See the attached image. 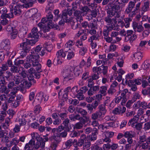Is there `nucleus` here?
<instances>
[{
	"label": "nucleus",
	"instance_id": "1",
	"mask_svg": "<svg viewBox=\"0 0 150 150\" xmlns=\"http://www.w3.org/2000/svg\"><path fill=\"white\" fill-rule=\"evenodd\" d=\"M21 6L17 2L13 0L11 4L9 6L11 13L8 14L6 13L7 12V8L6 7H1L0 8L1 15L4 16H7L10 17H13V13L15 15L19 16L21 13L20 8Z\"/></svg>",
	"mask_w": 150,
	"mask_h": 150
},
{
	"label": "nucleus",
	"instance_id": "2",
	"mask_svg": "<svg viewBox=\"0 0 150 150\" xmlns=\"http://www.w3.org/2000/svg\"><path fill=\"white\" fill-rule=\"evenodd\" d=\"M40 58L39 55H35V54H30L28 56L26 57V61L31 63L32 66L36 67V69L38 72H41V65L38 62Z\"/></svg>",
	"mask_w": 150,
	"mask_h": 150
},
{
	"label": "nucleus",
	"instance_id": "3",
	"mask_svg": "<svg viewBox=\"0 0 150 150\" xmlns=\"http://www.w3.org/2000/svg\"><path fill=\"white\" fill-rule=\"evenodd\" d=\"M107 13L110 15L114 16L117 18L120 17L121 12L120 4L118 0H117L115 1V4L112 6L111 10L108 11Z\"/></svg>",
	"mask_w": 150,
	"mask_h": 150
},
{
	"label": "nucleus",
	"instance_id": "4",
	"mask_svg": "<svg viewBox=\"0 0 150 150\" xmlns=\"http://www.w3.org/2000/svg\"><path fill=\"white\" fill-rule=\"evenodd\" d=\"M10 44L9 40L8 39H6L2 41L1 47L4 53H3L2 51L0 50V57L2 55H4L5 54L7 55H10L11 52V51L10 50Z\"/></svg>",
	"mask_w": 150,
	"mask_h": 150
},
{
	"label": "nucleus",
	"instance_id": "5",
	"mask_svg": "<svg viewBox=\"0 0 150 150\" xmlns=\"http://www.w3.org/2000/svg\"><path fill=\"white\" fill-rule=\"evenodd\" d=\"M31 40H28L25 38L23 41V42L20 44V47L23 50L21 53V55L22 57L25 56L26 53L30 51V45L31 43Z\"/></svg>",
	"mask_w": 150,
	"mask_h": 150
},
{
	"label": "nucleus",
	"instance_id": "6",
	"mask_svg": "<svg viewBox=\"0 0 150 150\" xmlns=\"http://www.w3.org/2000/svg\"><path fill=\"white\" fill-rule=\"evenodd\" d=\"M49 97L48 95L44 94L42 93H38L36 96L33 103V105L39 104L42 102L47 101L49 99Z\"/></svg>",
	"mask_w": 150,
	"mask_h": 150
},
{
	"label": "nucleus",
	"instance_id": "7",
	"mask_svg": "<svg viewBox=\"0 0 150 150\" xmlns=\"http://www.w3.org/2000/svg\"><path fill=\"white\" fill-rule=\"evenodd\" d=\"M108 14V15L105 17L104 19L106 24L108 25H109L108 26L113 28H117L116 27L117 25V18L114 17L111 18L113 16H112V15H110L109 14Z\"/></svg>",
	"mask_w": 150,
	"mask_h": 150
},
{
	"label": "nucleus",
	"instance_id": "8",
	"mask_svg": "<svg viewBox=\"0 0 150 150\" xmlns=\"http://www.w3.org/2000/svg\"><path fill=\"white\" fill-rule=\"evenodd\" d=\"M38 143H35V141L32 139L30 140L28 143H26L24 148V150H33L35 148L36 149L39 148Z\"/></svg>",
	"mask_w": 150,
	"mask_h": 150
},
{
	"label": "nucleus",
	"instance_id": "9",
	"mask_svg": "<svg viewBox=\"0 0 150 150\" xmlns=\"http://www.w3.org/2000/svg\"><path fill=\"white\" fill-rule=\"evenodd\" d=\"M73 69L71 67H69L67 69H66L64 71L63 75L64 79L67 81L71 80L74 81L72 70Z\"/></svg>",
	"mask_w": 150,
	"mask_h": 150
},
{
	"label": "nucleus",
	"instance_id": "10",
	"mask_svg": "<svg viewBox=\"0 0 150 150\" xmlns=\"http://www.w3.org/2000/svg\"><path fill=\"white\" fill-rule=\"evenodd\" d=\"M127 34L125 38V40L126 41H129L130 42H132L137 38V35L132 30H127Z\"/></svg>",
	"mask_w": 150,
	"mask_h": 150
},
{
	"label": "nucleus",
	"instance_id": "11",
	"mask_svg": "<svg viewBox=\"0 0 150 150\" xmlns=\"http://www.w3.org/2000/svg\"><path fill=\"white\" fill-rule=\"evenodd\" d=\"M132 27L135 31L138 32H141L144 30L142 21L139 22L138 23L135 21L133 22L132 23Z\"/></svg>",
	"mask_w": 150,
	"mask_h": 150
},
{
	"label": "nucleus",
	"instance_id": "12",
	"mask_svg": "<svg viewBox=\"0 0 150 150\" xmlns=\"http://www.w3.org/2000/svg\"><path fill=\"white\" fill-rule=\"evenodd\" d=\"M35 51L37 55L43 56L46 53V49L44 47H42L40 45H38L36 47Z\"/></svg>",
	"mask_w": 150,
	"mask_h": 150
},
{
	"label": "nucleus",
	"instance_id": "13",
	"mask_svg": "<svg viewBox=\"0 0 150 150\" xmlns=\"http://www.w3.org/2000/svg\"><path fill=\"white\" fill-rule=\"evenodd\" d=\"M38 29L37 28L34 27L32 29L31 32L28 35V37L34 38V40L35 42L37 41V40L39 37V35L38 33Z\"/></svg>",
	"mask_w": 150,
	"mask_h": 150
},
{
	"label": "nucleus",
	"instance_id": "14",
	"mask_svg": "<svg viewBox=\"0 0 150 150\" xmlns=\"http://www.w3.org/2000/svg\"><path fill=\"white\" fill-rule=\"evenodd\" d=\"M3 78L4 80L11 81L13 79L14 75L10 71H7L4 73L3 75Z\"/></svg>",
	"mask_w": 150,
	"mask_h": 150
},
{
	"label": "nucleus",
	"instance_id": "15",
	"mask_svg": "<svg viewBox=\"0 0 150 150\" xmlns=\"http://www.w3.org/2000/svg\"><path fill=\"white\" fill-rule=\"evenodd\" d=\"M98 132L96 129L93 131L92 132V134L88 135L86 137L87 141H93L96 140L97 138V135Z\"/></svg>",
	"mask_w": 150,
	"mask_h": 150
},
{
	"label": "nucleus",
	"instance_id": "16",
	"mask_svg": "<svg viewBox=\"0 0 150 150\" xmlns=\"http://www.w3.org/2000/svg\"><path fill=\"white\" fill-rule=\"evenodd\" d=\"M118 28H112L108 26H105L103 31V35L105 37H107L108 35L109 32L111 31L112 30H117Z\"/></svg>",
	"mask_w": 150,
	"mask_h": 150
},
{
	"label": "nucleus",
	"instance_id": "17",
	"mask_svg": "<svg viewBox=\"0 0 150 150\" xmlns=\"http://www.w3.org/2000/svg\"><path fill=\"white\" fill-rule=\"evenodd\" d=\"M13 17H10L7 16H4V15L1 16V19L0 21L1 24L3 25H5L10 23V19Z\"/></svg>",
	"mask_w": 150,
	"mask_h": 150
},
{
	"label": "nucleus",
	"instance_id": "18",
	"mask_svg": "<svg viewBox=\"0 0 150 150\" xmlns=\"http://www.w3.org/2000/svg\"><path fill=\"white\" fill-rule=\"evenodd\" d=\"M23 115L26 120H29L30 122L31 120L33 121L35 120L33 113L31 112H27Z\"/></svg>",
	"mask_w": 150,
	"mask_h": 150
},
{
	"label": "nucleus",
	"instance_id": "19",
	"mask_svg": "<svg viewBox=\"0 0 150 150\" xmlns=\"http://www.w3.org/2000/svg\"><path fill=\"white\" fill-rule=\"evenodd\" d=\"M90 87L91 88L88 92V94L89 96L93 95L99 90V87L98 86H95Z\"/></svg>",
	"mask_w": 150,
	"mask_h": 150
},
{
	"label": "nucleus",
	"instance_id": "20",
	"mask_svg": "<svg viewBox=\"0 0 150 150\" xmlns=\"http://www.w3.org/2000/svg\"><path fill=\"white\" fill-rule=\"evenodd\" d=\"M124 99L123 97H122L120 95V96L115 97L114 98L113 100L117 104L119 103L120 102L121 105H124L125 104L127 100H125V99Z\"/></svg>",
	"mask_w": 150,
	"mask_h": 150
},
{
	"label": "nucleus",
	"instance_id": "21",
	"mask_svg": "<svg viewBox=\"0 0 150 150\" xmlns=\"http://www.w3.org/2000/svg\"><path fill=\"white\" fill-rule=\"evenodd\" d=\"M23 69V68L22 67L18 66V67L15 66H13L11 67L10 70L12 73H20Z\"/></svg>",
	"mask_w": 150,
	"mask_h": 150
},
{
	"label": "nucleus",
	"instance_id": "22",
	"mask_svg": "<svg viewBox=\"0 0 150 150\" xmlns=\"http://www.w3.org/2000/svg\"><path fill=\"white\" fill-rule=\"evenodd\" d=\"M17 89L16 87L13 88V90L11 91L9 95V99L8 102L10 103L11 100H12V99H13L16 96V93L17 92Z\"/></svg>",
	"mask_w": 150,
	"mask_h": 150
},
{
	"label": "nucleus",
	"instance_id": "23",
	"mask_svg": "<svg viewBox=\"0 0 150 150\" xmlns=\"http://www.w3.org/2000/svg\"><path fill=\"white\" fill-rule=\"evenodd\" d=\"M45 137L44 138H42V139L39 142H37V143H38L39 146V147L44 148L45 145V142L48 141L49 139L48 137L46 136H44Z\"/></svg>",
	"mask_w": 150,
	"mask_h": 150
},
{
	"label": "nucleus",
	"instance_id": "24",
	"mask_svg": "<svg viewBox=\"0 0 150 150\" xmlns=\"http://www.w3.org/2000/svg\"><path fill=\"white\" fill-rule=\"evenodd\" d=\"M81 13L79 11L76 10L74 13V15L76 18L77 21L81 22L83 20V18L81 15Z\"/></svg>",
	"mask_w": 150,
	"mask_h": 150
},
{
	"label": "nucleus",
	"instance_id": "25",
	"mask_svg": "<svg viewBox=\"0 0 150 150\" xmlns=\"http://www.w3.org/2000/svg\"><path fill=\"white\" fill-rule=\"evenodd\" d=\"M19 142V140L17 138L15 137L12 139L11 140L9 141V144H7V146L8 147H10L13 145L15 146V145H17Z\"/></svg>",
	"mask_w": 150,
	"mask_h": 150
},
{
	"label": "nucleus",
	"instance_id": "26",
	"mask_svg": "<svg viewBox=\"0 0 150 150\" xmlns=\"http://www.w3.org/2000/svg\"><path fill=\"white\" fill-rule=\"evenodd\" d=\"M128 83H127L128 86L130 87V90L133 91H136L137 89V86L134 84L133 81L132 80H129Z\"/></svg>",
	"mask_w": 150,
	"mask_h": 150
},
{
	"label": "nucleus",
	"instance_id": "27",
	"mask_svg": "<svg viewBox=\"0 0 150 150\" xmlns=\"http://www.w3.org/2000/svg\"><path fill=\"white\" fill-rule=\"evenodd\" d=\"M50 140L54 139V142H55L58 143H59L61 141V138L58 133H56L54 134V135L51 136L50 138Z\"/></svg>",
	"mask_w": 150,
	"mask_h": 150
},
{
	"label": "nucleus",
	"instance_id": "28",
	"mask_svg": "<svg viewBox=\"0 0 150 150\" xmlns=\"http://www.w3.org/2000/svg\"><path fill=\"white\" fill-rule=\"evenodd\" d=\"M135 135V132L132 131H126L124 134V136L125 138L134 137Z\"/></svg>",
	"mask_w": 150,
	"mask_h": 150
},
{
	"label": "nucleus",
	"instance_id": "29",
	"mask_svg": "<svg viewBox=\"0 0 150 150\" xmlns=\"http://www.w3.org/2000/svg\"><path fill=\"white\" fill-rule=\"evenodd\" d=\"M10 120L9 119H6L5 120V122L2 124L3 128L5 129V131H6V132H7L8 130H10L9 127L10 125Z\"/></svg>",
	"mask_w": 150,
	"mask_h": 150
},
{
	"label": "nucleus",
	"instance_id": "30",
	"mask_svg": "<svg viewBox=\"0 0 150 150\" xmlns=\"http://www.w3.org/2000/svg\"><path fill=\"white\" fill-rule=\"evenodd\" d=\"M142 67L144 70H147L150 69V60H145L142 64Z\"/></svg>",
	"mask_w": 150,
	"mask_h": 150
},
{
	"label": "nucleus",
	"instance_id": "31",
	"mask_svg": "<svg viewBox=\"0 0 150 150\" xmlns=\"http://www.w3.org/2000/svg\"><path fill=\"white\" fill-rule=\"evenodd\" d=\"M135 5V3L132 1H130L128 4V7L125 10V12L127 13H130L134 8Z\"/></svg>",
	"mask_w": 150,
	"mask_h": 150
},
{
	"label": "nucleus",
	"instance_id": "32",
	"mask_svg": "<svg viewBox=\"0 0 150 150\" xmlns=\"http://www.w3.org/2000/svg\"><path fill=\"white\" fill-rule=\"evenodd\" d=\"M66 54L62 50H60L57 52L56 56L57 59V61L59 62L61 58H64L66 56Z\"/></svg>",
	"mask_w": 150,
	"mask_h": 150
},
{
	"label": "nucleus",
	"instance_id": "33",
	"mask_svg": "<svg viewBox=\"0 0 150 150\" xmlns=\"http://www.w3.org/2000/svg\"><path fill=\"white\" fill-rule=\"evenodd\" d=\"M102 116V115L100 113L97 111L92 114L91 117L92 120H97L98 118H101Z\"/></svg>",
	"mask_w": 150,
	"mask_h": 150
},
{
	"label": "nucleus",
	"instance_id": "34",
	"mask_svg": "<svg viewBox=\"0 0 150 150\" xmlns=\"http://www.w3.org/2000/svg\"><path fill=\"white\" fill-rule=\"evenodd\" d=\"M99 58L103 62V64H108V60L106 58V55L105 54L100 55Z\"/></svg>",
	"mask_w": 150,
	"mask_h": 150
},
{
	"label": "nucleus",
	"instance_id": "35",
	"mask_svg": "<svg viewBox=\"0 0 150 150\" xmlns=\"http://www.w3.org/2000/svg\"><path fill=\"white\" fill-rule=\"evenodd\" d=\"M139 119V117H138L137 116H134L133 118L129 120V122L128 123V125L129 126L131 125L132 126V125L133 124L134 125L137 123Z\"/></svg>",
	"mask_w": 150,
	"mask_h": 150
},
{
	"label": "nucleus",
	"instance_id": "36",
	"mask_svg": "<svg viewBox=\"0 0 150 150\" xmlns=\"http://www.w3.org/2000/svg\"><path fill=\"white\" fill-rule=\"evenodd\" d=\"M74 43L72 40H69L65 45V50L66 51L69 50H70L72 46L74 45Z\"/></svg>",
	"mask_w": 150,
	"mask_h": 150
},
{
	"label": "nucleus",
	"instance_id": "37",
	"mask_svg": "<svg viewBox=\"0 0 150 150\" xmlns=\"http://www.w3.org/2000/svg\"><path fill=\"white\" fill-rule=\"evenodd\" d=\"M32 139H35L37 140V142H39L42 139V137H40L39 134L36 132H33L31 134Z\"/></svg>",
	"mask_w": 150,
	"mask_h": 150
},
{
	"label": "nucleus",
	"instance_id": "38",
	"mask_svg": "<svg viewBox=\"0 0 150 150\" xmlns=\"http://www.w3.org/2000/svg\"><path fill=\"white\" fill-rule=\"evenodd\" d=\"M135 61L138 62L141 60L142 58V53L140 52L135 53L133 55Z\"/></svg>",
	"mask_w": 150,
	"mask_h": 150
},
{
	"label": "nucleus",
	"instance_id": "39",
	"mask_svg": "<svg viewBox=\"0 0 150 150\" xmlns=\"http://www.w3.org/2000/svg\"><path fill=\"white\" fill-rule=\"evenodd\" d=\"M99 110L97 111L102 115H104L106 112V110L105 106L103 105H100L98 107Z\"/></svg>",
	"mask_w": 150,
	"mask_h": 150
},
{
	"label": "nucleus",
	"instance_id": "40",
	"mask_svg": "<svg viewBox=\"0 0 150 150\" xmlns=\"http://www.w3.org/2000/svg\"><path fill=\"white\" fill-rule=\"evenodd\" d=\"M18 120L20 126H24L26 124V119H25L23 115H22L21 117L19 118L18 119Z\"/></svg>",
	"mask_w": 150,
	"mask_h": 150
},
{
	"label": "nucleus",
	"instance_id": "41",
	"mask_svg": "<svg viewBox=\"0 0 150 150\" xmlns=\"http://www.w3.org/2000/svg\"><path fill=\"white\" fill-rule=\"evenodd\" d=\"M132 18L131 17L127 18L124 19L125 28H127L129 27L130 22L132 21Z\"/></svg>",
	"mask_w": 150,
	"mask_h": 150
},
{
	"label": "nucleus",
	"instance_id": "42",
	"mask_svg": "<svg viewBox=\"0 0 150 150\" xmlns=\"http://www.w3.org/2000/svg\"><path fill=\"white\" fill-rule=\"evenodd\" d=\"M44 47L48 52H50L52 48V45L50 42H45L44 45Z\"/></svg>",
	"mask_w": 150,
	"mask_h": 150
},
{
	"label": "nucleus",
	"instance_id": "43",
	"mask_svg": "<svg viewBox=\"0 0 150 150\" xmlns=\"http://www.w3.org/2000/svg\"><path fill=\"white\" fill-rule=\"evenodd\" d=\"M16 2H17L18 3L20 4L19 3V2L21 1L23 3H24L26 5V7H31L32 6V4H33V3H32L31 2H30V3L29 2H28V0H20L19 1H16ZM20 5V4H19ZM20 5L21 6V7H20V8H21L22 7L21 5ZM20 10H21V9H20Z\"/></svg>",
	"mask_w": 150,
	"mask_h": 150
},
{
	"label": "nucleus",
	"instance_id": "44",
	"mask_svg": "<svg viewBox=\"0 0 150 150\" xmlns=\"http://www.w3.org/2000/svg\"><path fill=\"white\" fill-rule=\"evenodd\" d=\"M83 93L80 91L79 90L75 94V96L79 100H82L84 98V96Z\"/></svg>",
	"mask_w": 150,
	"mask_h": 150
},
{
	"label": "nucleus",
	"instance_id": "45",
	"mask_svg": "<svg viewBox=\"0 0 150 150\" xmlns=\"http://www.w3.org/2000/svg\"><path fill=\"white\" fill-rule=\"evenodd\" d=\"M78 112L79 113L81 114L83 117L86 119V120H89V117L86 116L87 114V112L86 110L83 109H81L79 110Z\"/></svg>",
	"mask_w": 150,
	"mask_h": 150
},
{
	"label": "nucleus",
	"instance_id": "46",
	"mask_svg": "<svg viewBox=\"0 0 150 150\" xmlns=\"http://www.w3.org/2000/svg\"><path fill=\"white\" fill-rule=\"evenodd\" d=\"M53 3L51 2L49 3L47 6L46 12L47 13H49V12H51L53 9Z\"/></svg>",
	"mask_w": 150,
	"mask_h": 150
},
{
	"label": "nucleus",
	"instance_id": "47",
	"mask_svg": "<svg viewBox=\"0 0 150 150\" xmlns=\"http://www.w3.org/2000/svg\"><path fill=\"white\" fill-rule=\"evenodd\" d=\"M117 47V46L114 44H112L110 45L109 47L106 49V51L108 52H114L115 51Z\"/></svg>",
	"mask_w": 150,
	"mask_h": 150
},
{
	"label": "nucleus",
	"instance_id": "48",
	"mask_svg": "<svg viewBox=\"0 0 150 150\" xmlns=\"http://www.w3.org/2000/svg\"><path fill=\"white\" fill-rule=\"evenodd\" d=\"M18 32L16 29H14V30L11 33V38L12 39H15L17 36Z\"/></svg>",
	"mask_w": 150,
	"mask_h": 150
},
{
	"label": "nucleus",
	"instance_id": "49",
	"mask_svg": "<svg viewBox=\"0 0 150 150\" xmlns=\"http://www.w3.org/2000/svg\"><path fill=\"white\" fill-rule=\"evenodd\" d=\"M149 4L148 1L144 2L142 8V11L144 12L148 11L149 8Z\"/></svg>",
	"mask_w": 150,
	"mask_h": 150
},
{
	"label": "nucleus",
	"instance_id": "50",
	"mask_svg": "<svg viewBox=\"0 0 150 150\" xmlns=\"http://www.w3.org/2000/svg\"><path fill=\"white\" fill-rule=\"evenodd\" d=\"M107 86H102L100 87L99 92L101 94L105 96L107 90Z\"/></svg>",
	"mask_w": 150,
	"mask_h": 150
},
{
	"label": "nucleus",
	"instance_id": "51",
	"mask_svg": "<svg viewBox=\"0 0 150 150\" xmlns=\"http://www.w3.org/2000/svg\"><path fill=\"white\" fill-rule=\"evenodd\" d=\"M90 10L87 6H84L81 8V14H83V16H86L88 13V12Z\"/></svg>",
	"mask_w": 150,
	"mask_h": 150
},
{
	"label": "nucleus",
	"instance_id": "52",
	"mask_svg": "<svg viewBox=\"0 0 150 150\" xmlns=\"http://www.w3.org/2000/svg\"><path fill=\"white\" fill-rule=\"evenodd\" d=\"M149 144H150V137H148L146 143H143L142 145V150H143V149H146L148 147Z\"/></svg>",
	"mask_w": 150,
	"mask_h": 150
},
{
	"label": "nucleus",
	"instance_id": "53",
	"mask_svg": "<svg viewBox=\"0 0 150 150\" xmlns=\"http://www.w3.org/2000/svg\"><path fill=\"white\" fill-rule=\"evenodd\" d=\"M47 20L46 18H43L41 20V22L39 23L38 25L40 29H42L43 27L44 26V23L47 22Z\"/></svg>",
	"mask_w": 150,
	"mask_h": 150
},
{
	"label": "nucleus",
	"instance_id": "54",
	"mask_svg": "<svg viewBox=\"0 0 150 150\" xmlns=\"http://www.w3.org/2000/svg\"><path fill=\"white\" fill-rule=\"evenodd\" d=\"M148 137L144 135L140 136L139 138V142L140 143L146 142Z\"/></svg>",
	"mask_w": 150,
	"mask_h": 150
},
{
	"label": "nucleus",
	"instance_id": "55",
	"mask_svg": "<svg viewBox=\"0 0 150 150\" xmlns=\"http://www.w3.org/2000/svg\"><path fill=\"white\" fill-rule=\"evenodd\" d=\"M134 74L133 73L128 74L126 76V80L125 82L126 83H128L129 80L132 79L134 76Z\"/></svg>",
	"mask_w": 150,
	"mask_h": 150
},
{
	"label": "nucleus",
	"instance_id": "56",
	"mask_svg": "<svg viewBox=\"0 0 150 150\" xmlns=\"http://www.w3.org/2000/svg\"><path fill=\"white\" fill-rule=\"evenodd\" d=\"M124 63V60L122 57H119L118 59V61L117 62V65L120 67L123 66Z\"/></svg>",
	"mask_w": 150,
	"mask_h": 150
},
{
	"label": "nucleus",
	"instance_id": "57",
	"mask_svg": "<svg viewBox=\"0 0 150 150\" xmlns=\"http://www.w3.org/2000/svg\"><path fill=\"white\" fill-rule=\"evenodd\" d=\"M9 137L7 136H3L1 138V141L4 143H5L6 146L7 144H9Z\"/></svg>",
	"mask_w": 150,
	"mask_h": 150
},
{
	"label": "nucleus",
	"instance_id": "58",
	"mask_svg": "<svg viewBox=\"0 0 150 150\" xmlns=\"http://www.w3.org/2000/svg\"><path fill=\"white\" fill-rule=\"evenodd\" d=\"M115 119V116L112 115H106L104 118V120L106 122L109 121H112Z\"/></svg>",
	"mask_w": 150,
	"mask_h": 150
},
{
	"label": "nucleus",
	"instance_id": "59",
	"mask_svg": "<svg viewBox=\"0 0 150 150\" xmlns=\"http://www.w3.org/2000/svg\"><path fill=\"white\" fill-rule=\"evenodd\" d=\"M90 145L91 143L89 142L84 143L83 147V150H88Z\"/></svg>",
	"mask_w": 150,
	"mask_h": 150
},
{
	"label": "nucleus",
	"instance_id": "60",
	"mask_svg": "<svg viewBox=\"0 0 150 150\" xmlns=\"http://www.w3.org/2000/svg\"><path fill=\"white\" fill-rule=\"evenodd\" d=\"M142 124L141 123H137L134 125H132V127L134 128H136L137 129L140 130L142 128Z\"/></svg>",
	"mask_w": 150,
	"mask_h": 150
},
{
	"label": "nucleus",
	"instance_id": "61",
	"mask_svg": "<svg viewBox=\"0 0 150 150\" xmlns=\"http://www.w3.org/2000/svg\"><path fill=\"white\" fill-rule=\"evenodd\" d=\"M86 135L84 134H83L81 136L80 139L78 141H80V142L81 144L83 143L86 142H86Z\"/></svg>",
	"mask_w": 150,
	"mask_h": 150
},
{
	"label": "nucleus",
	"instance_id": "62",
	"mask_svg": "<svg viewBox=\"0 0 150 150\" xmlns=\"http://www.w3.org/2000/svg\"><path fill=\"white\" fill-rule=\"evenodd\" d=\"M87 49L85 47H82L80 50L79 54L82 56H83L87 52Z\"/></svg>",
	"mask_w": 150,
	"mask_h": 150
},
{
	"label": "nucleus",
	"instance_id": "63",
	"mask_svg": "<svg viewBox=\"0 0 150 150\" xmlns=\"http://www.w3.org/2000/svg\"><path fill=\"white\" fill-rule=\"evenodd\" d=\"M13 80L15 81L16 84H19L21 81L20 76L18 75L14 76V78Z\"/></svg>",
	"mask_w": 150,
	"mask_h": 150
},
{
	"label": "nucleus",
	"instance_id": "64",
	"mask_svg": "<svg viewBox=\"0 0 150 150\" xmlns=\"http://www.w3.org/2000/svg\"><path fill=\"white\" fill-rule=\"evenodd\" d=\"M74 72L76 76H78L81 73V71L79 67H76L75 68L74 70Z\"/></svg>",
	"mask_w": 150,
	"mask_h": 150
}]
</instances>
